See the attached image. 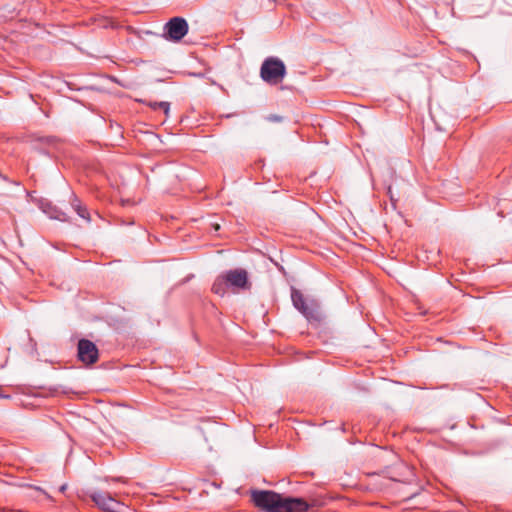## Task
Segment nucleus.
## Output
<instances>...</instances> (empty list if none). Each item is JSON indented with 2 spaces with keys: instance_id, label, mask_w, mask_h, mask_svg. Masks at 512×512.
<instances>
[{
  "instance_id": "4468645a",
  "label": "nucleus",
  "mask_w": 512,
  "mask_h": 512,
  "mask_svg": "<svg viewBox=\"0 0 512 512\" xmlns=\"http://www.w3.org/2000/svg\"><path fill=\"white\" fill-rule=\"evenodd\" d=\"M0 398H10L9 395L3 393V390H2L1 386H0Z\"/></svg>"
},
{
  "instance_id": "9b49d317",
  "label": "nucleus",
  "mask_w": 512,
  "mask_h": 512,
  "mask_svg": "<svg viewBox=\"0 0 512 512\" xmlns=\"http://www.w3.org/2000/svg\"><path fill=\"white\" fill-rule=\"evenodd\" d=\"M51 217L55 218L57 220H60V221H67L68 220L67 214L62 212V211H57L56 214L51 215Z\"/></svg>"
},
{
  "instance_id": "20e7f679",
  "label": "nucleus",
  "mask_w": 512,
  "mask_h": 512,
  "mask_svg": "<svg viewBox=\"0 0 512 512\" xmlns=\"http://www.w3.org/2000/svg\"><path fill=\"white\" fill-rule=\"evenodd\" d=\"M189 25L183 17L171 18L163 27V37L166 40L178 42L188 33Z\"/></svg>"
},
{
  "instance_id": "7ed1b4c3",
  "label": "nucleus",
  "mask_w": 512,
  "mask_h": 512,
  "mask_svg": "<svg viewBox=\"0 0 512 512\" xmlns=\"http://www.w3.org/2000/svg\"><path fill=\"white\" fill-rule=\"evenodd\" d=\"M117 493L112 495L106 491H93L90 494L91 500L97 507L105 512H126L127 506L118 500Z\"/></svg>"
},
{
  "instance_id": "423d86ee",
  "label": "nucleus",
  "mask_w": 512,
  "mask_h": 512,
  "mask_svg": "<svg viewBox=\"0 0 512 512\" xmlns=\"http://www.w3.org/2000/svg\"><path fill=\"white\" fill-rule=\"evenodd\" d=\"M78 359L86 364L91 365L98 361L99 351L97 346L88 339H80L77 345Z\"/></svg>"
},
{
  "instance_id": "ddd939ff",
  "label": "nucleus",
  "mask_w": 512,
  "mask_h": 512,
  "mask_svg": "<svg viewBox=\"0 0 512 512\" xmlns=\"http://www.w3.org/2000/svg\"><path fill=\"white\" fill-rule=\"evenodd\" d=\"M7 363V356L3 353L0 357V368H3Z\"/></svg>"
},
{
  "instance_id": "39448f33",
  "label": "nucleus",
  "mask_w": 512,
  "mask_h": 512,
  "mask_svg": "<svg viewBox=\"0 0 512 512\" xmlns=\"http://www.w3.org/2000/svg\"><path fill=\"white\" fill-rule=\"evenodd\" d=\"M291 299L294 307L308 320H319L318 305L315 301L308 303L304 295L297 289H292Z\"/></svg>"
},
{
  "instance_id": "0eeeda50",
  "label": "nucleus",
  "mask_w": 512,
  "mask_h": 512,
  "mask_svg": "<svg viewBox=\"0 0 512 512\" xmlns=\"http://www.w3.org/2000/svg\"><path fill=\"white\" fill-rule=\"evenodd\" d=\"M233 290H248L251 284L248 281V273L244 269H232L223 273Z\"/></svg>"
},
{
  "instance_id": "9d476101",
  "label": "nucleus",
  "mask_w": 512,
  "mask_h": 512,
  "mask_svg": "<svg viewBox=\"0 0 512 512\" xmlns=\"http://www.w3.org/2000/svg\"><path fill=\"white\" fill-rule=\"evenodd\" d=\"M147 105L149 107H151L153 110H158V109H161L163 110V112L165 113V115L167 116L169 114V110H170V103L169 102H165V101H162V102H147Z\"/></svg>"
},
{
  "instance_id": "f03ea898",
  "label": "nucleus",
  "mask_w": 512,
  "mask_h": 512,
  "mask_svg": "<svg viewBox=\"0 0 512 512\" xmlns=\"http://www.w3.org/2000/svg\"><path fill=\"white\" fill-rule=\"evenodd\" d=\"M286 66L282 60L277 57L266 58L260 68L262 80L270 85H277L283 81L286 76Z\"/></svg>"
},
{
  "instance_id": "6e6552de",
  "label": "nucleus",
  "mask_w": 512,
  "mask_h": 512,
  "mask_svg": "<svg viewBox=\"0 0 512 512\" xmlns=\"http://www.w3.org/2000/svg\"><path fill=\"white\" fill-rule=\"evenodd\" d=\"M228 288H230L229 284H228L224 274H222L215 279L211 290L213 293H215L219 296H224L226 294Z\"/></svg>"
},
{
  "instance_id": "2eb2a0df",
  "label": "nucleus",
  "mask_w": 512,
  "mask_h": 512,
  "mask_svg": "<svg viewBox=\"0 0 512 512\" xmlns=\"http://www.w3.org/2000/svg\"><path fill=\"white\" fill-rule=\"evenodd\" d=\"M66 489V485H63L60 490L63 492Z\"/></svg>"
},
{
  "instance_id": "f8f14e48",
  "label": "nucleus",
  "mask_w": 512,
  "mask_h": 512,
  "mask_svg": "<svg viewBox=\"0 0 512 512\" xmlns=\"http://www.w3.org/2000/svg\"><path fill=\"white\" fill-rule=\"evenodd\" d=\"M267 120L270 121V122H281L282 121V117L279 116V115L272 114V115H269L267 117Z\"/></svg>"
},
{
  "instance_id": "f257e3e1",
  "label": "nucleus",
  "mask_w": 512,
  "mask_h": 512,
  "mask_svg": "<svg viewBox=\"0 0 512 512\" xmlns=\"http://www.w3.org/2000/svg\"><path fill=\"white\" fill-rule=\"evenodd\" d=\"M251 499L265 512H307L309 504L303 498L286 497L270 490H253Z\"/></svg>"
},
{
  "instance_id": "1a4fd4ad",
  "label": "nucleus",
  "mask_w": 512,
  "mask_h": 512,
  "mask_svg": "<svg viewBox=\"0 0 512 512\" xmlns=\"http://www.w3.org/2000/svg\"><path fill=\"white\" fill-rule=\"evenodd\" d=\"M71 206L79 217L90 222V214L87 208L81 204L80 200L74 194H72Z\"/></svg>"
}]
</instances>
